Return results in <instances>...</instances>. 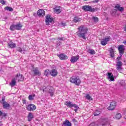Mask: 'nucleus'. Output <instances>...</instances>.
Segmentation results:
<instances>
[{"mask_svg":"<svg viewBox=\"0 0 126 126\" xmlns=\"http://www.w3.org/2000/svg\"><path fill=\"white\" fill-rule=\"evenodd\" d=\"M117 59H120V57L117 58Z\"/></svg>","mask_w":126,"mask_h":126,"instance_id":"obj_50","label":"nucleus"},{"mask_svg":"<svg viewBox=\"0 0 126 126\" xmlns=\"http://www.w3.org/2000/svg\"><path fill=\"white\" fill-rule=\"evenodd\" d=\"M22 101L23 104H26V99L23 98L22 99Z\"/></svg>","mask_w":126,"mask_h":126,"instance_id":"obj_42","label":"nucleus"},{"mask_svg":"<svg viewBox=\"0 0 126 126\" xmlns=\"http://www.w3.org/2000/svg\"><path fill=\"white\" fill-rule=\"evenodd\" d=\"M110 40H111L110 36H106L105 37V38H104L101 41L100 44L102 46H106V45L108 44V43L109 42V41H110Z\"/></svg>","mask_w":126,"mask_h":126,"instance_id":"obj_8","label":"nucleus"},{"mask_svg":"<svg viewBox=\"0 0 126 126\" xmlns=\"http://www.w3.org/2000/svg\"><path fill=\"white\" fill-rule=\"evenodd\" d=\"M0 116H2V118H5V117L7 116V114L5 113H3L2 112L0 111Z\"/></svg>","mask_w":126,"mask_h":126,"instance_id":"obj_36","label":"nucleus"},{"mask_svg":"<svg viewBox=\"0 0 126 126\" xmlns=\"http://www.w3.org/2000/svg\"><path fill=\"white\" fill-rule=\"evenodd\" d=\"M116 66L117 70H119V71H121V70H122V66H123V63H122V62L119 61L116 64Z\"/></svg>","mask_w":126,"mask_h":126,"instance_id":"obj_19","label":"nucleus"},{"mask_svg":"<svg viewBox=\"0 0 126 126\" xmlns=\"http://www.w3.org/2000/svg\"><path fill=\"white\" fill-rule=\"evenodd\" d=\"M15 79L18 81V82H23L24 81V76L21 73H17L15 76Z\"/></svg>","mask_w":126,"mask_h":126,"instance_id":"obj_7","label":"nucleus"},{"mask_svg":"<svg viewBox=\"0 0 126 126\" xmlns=\"http://www.w3.org/2000/svg\"><path fill=\"white\" fill-rule=\"evenodd\" d=\"M36 109H37V107L36 105L33 104H28L26 106V109L27 111H29V112H32L33 111H35Z\"/></svg>","mask_w":126,"mask_h":126,"instance_id":"obj_6","label":"nucleus"},{"mask_svg":"<svg viewBox=\"0 0 126 126\" xmlns=\"http://www.w3.org/2000/svg\"><path fill=\"white\" fill-rule=\"evenodd\" d=\"M116 103L115 101H112L110 102V106L108 107V110L109 111H113L116 108Z\"/></svg>","mask_w":126,"mask_h":126,"instance_id":"obj_10","label":"nucleus"},{"mask_svg":"<svg viewBox=\"0 0 126 126\" xmlns=\"http://www.w3.org/2000/svg\"><path fill=\"white\" fill-rule=\"evenodd\" d=\"M74 104H72L71 102L69 101H65L64 103V105H65V106H67V107H68L69 108H72Z\"/></svg>","mask_w":126,"mask_h":126,"instance_id":"obj_21","label":"nucleus"},{"mask_svg":"<svg viewBox=\"0 0 126 126\" xmlns=\"http://www.w3.org/2000/svg\"><path fill=\"white\" fill-rule=\"evenodd\" d=\"M48 89L49 90L48 92L50 94V96L53 97L54 95H55V88L52 86L47 87Z\"/></svg>","mask_w":126,"mask_h":126,"instance_id":"obj_12","label":"nucleus"},{"mask_svg":"<svg viewBox=\"0 0 126 126\" xmlns=\"http://www.w3.org/2000/svg\"><path fill=\"white\" fill-rule=\"evenodd\" d=\"M62 126H71V123L68 120H65L62 124Z\"/></svg>","mask_w":126,"mask_h":126,"instance_id":"obj_23","label":"nucleus"},{"mask_svg":"<svg viewBox=\"0 0 126 126\" xmlns=\"http://www.w3.org/2000/svg\"><path fill=\"white\" fill-rule=\"evenodd\" d=\"M23 27V25H22L20 23L16 25V30H21V28Z\"/></svg>","mask_w":126,"mask_h":126,"instance_id":"obj_27","label":"nucleus"},{"mask_svg":"<svg viewBox=\"0 0 126 126\" xmlns=\"http://www.w3.org/2000/svg\"><path fill=\"white\" fill-rule=\"evenodd\" d=\"M45 11L43 9H39L37 11V15H38L39 17H43V16H45Z\"/></svg>","mask_w":126,"mask_h":126,"instance_id":"obj_15","label":"nucleus"},{"mask_svg":"<svg viewBox=\"0 0 126 126\" xmlns=\"http://www.w3.org/2000/svg\"><path fill=\"white\" fill-rule=\"evenodd\" d=\"M27 118L28 122H31V121H32V119H34V116L33 115V113H32V112L29 113Z\"/></svg>","mask_w":126,"mask_h":126,"instance_id":"obj_22","label":"nucleus"},{"mask_svg":"<svg viewBox=\"0 0 126 126\" xmlns=\"http://www.w3.org/2000/svg\"><path fill=\"white\" fill-rule=\"evenodd\" d=\"M88 53H89V54H90V55H95V54H96L95 50H94L93 49H92V50L89 49L88 50Z\"/></svg>","mask_w":126,"mask_h":126,"instance_id":"obj_32","label":"nucleus"},{"mask_svg":"<svg viewBox=\"0 0 126 126\" xmlns=\"http://www.w3.org/2000/svg\"><path fill=\"white\" fill-rule=\"evenodd\" d=\"M0 102L1 103L3 109H8L10 107V104L8 102L5 101V98L2 97V100L0 101Z\"/></svg>","mask_w":126,"mask_h":126,"instance_id":"obj_5","label":"nucleus"},{"mask_svg":"<svg viewBox=\"0 0 126 126\" xmlns=\"http://www.w3.org/2000/svg\"><path fill=\"white\" fill-rule=\"evenodd\" d=\"M62 25L63 26H66V24L65 23H62Z\"/></svg>","mask_w":126,"mask_h":126,"instance_id":"obj_44","label":"nucleus"},{"mask_svg":"<svg viewBox=\"0 0 126 126\" xmlns=\"http://www.w3.org/2000/svg\"><path fill=\"white\" fill-rule=\"evenodd\" d=\"M54 12L55 13H57V14H59V13H61L62 12V10L61 9V7L60 6H56L55 7V9L54 10Z\"/></svg>","mask_w":126,"mask_h":126,"instance_id":"obj_26","label":"nucleus"},{"mask_svg":"<svg viewBox=\"0 0 126 126\" xmlns=\"http://www.w3.org/2000/svg\"><path fill=\"white\" fill-rule=\"evenodd\" d=\"M115 8L116 9V10H119V11H121V12L125 10L124 7H121V5L119 4H117L115 6Z\"/></svg>","mask_w":126,"mask_h":126,"instance_id":"obj_17","label":"nucleus"},{"mask_svg":"<svg viewBox=\"0 0 126 126\" xmlns=\"http://www.w3.org/2000/svg\"><path fill=\"white\" fill-rule=\"evenodd\" d=\"M5 10H7L8 11H13V8L11 7L6 6L4 8Z\"/></svg>","mask_w":126,"mask_h":126,"instance_id":"obj_31","label":"nucleus"},{"mask_svg":"<svg viewBox=\"0 0 126 126\" xmlns=\"http://www.w3.org/2000/svg\"><path fill=\"white\" fill-rule=\"evenodd\" d=\"M99 2V0H95L93 1V2L94 3H96L97 2Z\"/></svg>","mask_w":126,"mask_h":126,"instance_id":"obj_43","label":"nucleus"},{"mask_svg":"<svg viewBox=\"0 0 126 126\" xmlns=\"http://www.w3.org/2000/svg\"><path fill=\"white\" fill-rule=\"evenodd\" d=\"M45 17L46 25H50L54 21V18L50 15H47Z\"/></svg>","mask_w":126,"mask_h":126,"instance_id":"obj_4","label":"nucleus"},{"mask_svg":"<svg viewBox=\"0 0 126 126\" xmlns=\"http://www.w3.org/2000/svg\"><path fill=\"white\" fill-rule=\"evenodd\" d=\"M87 33H88V28H86L83 25L79 26L76 32L77 36L79 38H82L84 40H86V35Z\"/></svg>","mask_w":126,"mask_h":126,"instance_id":"obj_1","label":"nucleus"},{"mask_svg":"<svg viewBox=\"0 0 126 126\" xmlns=\"http://www.w3.org/2000/svg\"><path fill=\"white\" fill-rule=\"evenodd\" d=\"M73 121H75V119H73Z\"/></svg>","mask_w":126,"mask_h":126,"instance_id":"obj_49","label":"nucleus"},{"mask_svg":"<svg viewBox=\"0 0 126 126\" xmlns=\"http://www.w3.org/2000/svg\"><path fill=\"white\" fill-rule=\"evenodd\" d=\"M73 107L75 108L74 109L75 112H77V110H78V108H79L78 106H77V105H76V104H74L73 105Z\"/></svg>","mask_w":126,"mask_h":126,"instance_id":"obj_38","label":"nucleus"},{"mask_svg":"<svg viewBox=\"0 0 126 126\" xmlns=\"http://www.w3.org/2000/svg\"><path fill=\"white\" fill-rule=\"evenodd\" d=\"M58 70L56 69H52L50 70V74L51 75V76H53V77H56L57 75H58Z\"/></svg>","mask_w":126,"mask_h":126,"instance_id":"obj_13","label":"nucleus"},{"mask_svg":"<svg viewBox=\"0 0 126 126\" xmlns=\"http://www.w3.org/2000/svg\"><path fill=\"white\" fill-rule=\"evenodd\" d=\"M82 20V18H79V17L76 16L74 17L73 19V22L74 23H77V22H80Z\"/></svg>","mask_w":126,"mask_h":126,"instance_id":"obj_24","label":"nucleus"},{"mask_svg":"<svg viewBox=\"0 0 126 126\" xmlns=\"http://www.w3.org/2000/svg\"><path fill=\"white\" fill-rule=\"evenodd\" d=\"M110 56L112 58L114 57L115 56V54L114 53V49L113 48H110Z\"/></svg>","mask_w":126,"mask_h":126,"instance_id":"obj_29","label":"nucleus"},{"mask_svg":"<svg viewBox=\"0 0 126 126\" xmlns=\"http://www.w3.org/2000/svg\"><path fill=\"white\" fill-rule=\"evenodd\" d=\"M82 9L84 10V11H90V12H95V11H97V8H94L90 5L83 6Z\"/></svg>","mask_w":126,"mask_h":126,"instance_id":"obj_3","label":"nucleus"},{"mask_svg":"<svg viewBox=\"0 0 126 126\" xmlns=\"http://www.w3.org/2000/svg\"><path fill=\"white\" fill-rule=\"evenodd\" d=\"M50 70L49 69H46L44 71V75H45V76H48L49 75V74H50Z\"/></svg>","mask_w":126,"mask_h":126,"instance_id":"obj_34","label":"nucleus"},{"mask_svg":"<svg viewBox=\"0 0 126 126\" xmlns=\"http://www.w3.org/2000/svg\"><path fill=\"white\" fill-rule=\"evenodd\" d=\"M9 85L11 87H14L16 85V80L15 78L12 79L11 82L9 83Z\"/></svg>","mask_w":126,"mask_h":126,"instance_id":"obj_20","label":"nucleus"},{"mask_svg":"<svg viewBox=\"0 0 126 126\" xmlns=\"http://www.w3.org/2000/svg\"><path fill=\"white\" fill-rule=\"evenodd\" d=\"M115 118L116 120H120V119L122 118V114H121L120 113H117L115 116Z\"/></svg>","mask_w":126,"mask_h":126,"instance_id":"obj_30","label":"nucleus"},{"mask_svg":"<svg viewBox=\"0 0 126 126\" xmlns=\"http://www.w3.org/2000/svg\"><path fill=\"white\" fill-rule=\"evenodd\" d=\"M79 55L72 56V57H71L70 62H71L72 63H76V62H77L78 60H79Z\"/></svg>","mask_w":126,"mask_h":126,"instance_id":"obj_11","label":"nucleus"},{"mask_svg":"<svg viewBox=\"0 0 126 126\" xmlns=\"http://www.w3.org/2000/svg\"><path fill=\"white\" fill-rule=\"evenodd\" d=\"M17 50L20 53H22V48L21 47H18Z\"/></svg>","mask_w":126,"mask_h":126,"instance_id":"obj_40","label":"nucleus"},{"mask_svg":"<svg viewBox=\"0 0 126 126\" xmlns=\"http://www.w3.org/2000/svg\"><path fill=\"white\" fill-rule=\"evenodd\" d=\"M102 126H106V123L102 124Z\"/></svg>","mask_w":126,"mask_h":126,"instance_id":"obj_47","label":"nucleus"},{"mask_svg":"<svg viewBox=\"0 0 126 126\" xmlns=\"http://www.w3.org/2000/svg\"><path fill=\"white\" fill-rule=\"evenodd\" d=\"M58 39H59V40H63V37H62V38H59Z\"/></svg>","mask_w":126,"mask_h":126,"instance_id":"obj_45","label":"nucleus"},{"mask_svg":"<svg viewBox=\"0 0 126 126\" xmlns=\"http://www.w3.org/2000/svg\"><path fill=\"white\" fill-rule=\"evenodd\" d=\"M0 3H1V4L4 5L5 4V1L4 0H0Z\"/></svg>","mask_w":126,"mask_h":126,"instance_id":"obj_41","label":"nucleus"},{"mask_svg":"<svg viewBox=\"0 0 126 126\" xmlns=\"http://www.w3.org/2000/svg\"><path fill=\"white\" fill-rule=\"evenodd\" d=\"M124 31H126V27H125L124 28Z\"/></svg>","mask_w":126,"mask_h":126,"instance_id":"obj_48","label":"nucleus"},{"mask_svg":"<svg viewBox=\"0 0 126 126\" xmlns=\"http://www.w3.org/2000/svg\"><path fill=\"white\" fill-rule=\"evenodd\" d=\"M124 45H120L118 47V50L120 54H124V52L125 51V50L124 49Z\"/></svg>","mask_w":126,"mask_h":126,"instance_id":"obj_25","label":"nucleus"},{"mask_svg":"<svg viewBox=\"0 0 126 126\" xmlns=\"http://www.w3.org/2000/svg\"><path fill=\"white\" fill-rule=\"evenodd\" d=\"M32 72L33 73L34 75H38V76L41 75V72H40L38 67H32Z\"/></svg>","mask_w":126,"mask_h":126,"instance_id":"obj_9","label":"nucleus"},{"mask_svg":"<svg viewBox=\"0 0 126 126\" xmlns=\"http://www.w3.org/2000/svg\"><path fill=\"white\" fill-rule=\"evenodd\" d=\"M9 29L11 31H14V30H16V26L15 25H11Z\"/></svg>","mask_w":126,"mask_h":126,"instance_id":"obj_28","label":"nucleus"},{"mask_svg":"<svg viewBox=\"0 0 126 126\" xmlns=\"http://www.w3.org/2000/svg\"><path fill=\"white\" fill-rule=\"evenodd\" d=\"M44 90H43V91H44Z\"/></svg>","mask_w":126,"mask_h":126,"instance_id":"obj_51","label":"nucleus"},{"mask_svg":"<svg viewBox=\"0 0 126 126\" xmlns=\"http://www.w3.org/2000/svg\"><path fill=\"white\" fill-rule=\"evenodd\" d=\"M8 48H10V49H14V48H16V43H13L12 41H10L7 43Z\"/></svg>","mask_w":126,"mask_h":126,"instance_id":"obj_14","label":"nucleus"},{"mask_svg":"<svg viewBox=\"0 0 126 126\" xmlns=\"http://www.w3.org/2000/svg\"><path fill=\"white\" fill-rule=\"evenodd\" d=\"M92 19L94 20V22H98L99 19L97 17H93Z\"/></svg>","mask_w":126,"mask_h":126,"instance_id":"obj_37","label":"nucleus"},{"mask_svg":"<svg viewBox=\"0 0 126 126\" xmlns=\"http://www.w3.org/2000/svg\"><path fill=\"white\" fill-rule=\"evenodd\" d=\"M85 98H86L87 100H89L90 101H92V100H93V98H92L91 96H90V95L88 94L86 95Z\"/></svg>","mask_w":126,"mask_h":126,"instance_id":"obj_33","label":"nucleus"},{"mask_svg":"<svg viewBox=\"0 0 126 126\" xmlns=\"http://www.w3.org/2000/svg\"><path fill=\"white\" fill-rule=\"evenodd\" d=\"M69 81L71 83L76 85V86H80L81 84V79L78 76L74 75L71 76L70 78Z\"/></svg>","mask_w":126,"mask_h":126,"instance_id":"obj_2","label":"nucleus"},{"mask_svg":"<svg viewBox=\"0 0 126 126\" xmlns=\"http://www.w3.org/2000/svg\"><path fill=\"white\" fill-rule=\"evenodd\" d=\"M58 57H59V59L62 61H65V60H67V59H68V57L64 54H61L59 55H58Z\"/></svg>","mask_w":126,"mask_h":126,"instance_id":"obj_16","label":"nucleus"},{"mask_svg":"<svg viewBox=\"0 0 126 126\" xmlns=\"http://www.w3.org/2000/svg\"><path fill=\"white\" fill-rule=\"evenodd\" d=\"M34 97H35V94H33L32 95H30L29 96V100H30V101L34 100Z\"/></svg>","mask_w":126,"mask_h":126,"instance_id":"obj_35","label":"nucleus"},{"mask_svg":"<svg viewBox=\"0 0 126 126\" xmlns=\"http://www.w3.org/2000/svg\"><path fill=\"white\" fill-rule=\"evenodd\" d=\"M108 79H109L110 81H115V78L114 77V75L112 72H108Z\"/></svg>","mask_w":126,"mask_h":126,"instance_id":"obj_18","label":"nucleus"},{"mask_svg":"<svg viewBox=\"0 0 126 126\" xmlns=\"http://www.w3.org/2000/svg\"><path fill=\"white\" fill-rule=\"evenodd\" d=\"M100 112L98 110H95V111L94 112V116H99L100 115Z\"/></svg>","mask_w":126,"mask_h":126,"instance_id":"obj_39","label":"nucleus"},{"mask_svg":"<svg viewBox=\"0 0 126 126\" xmlns=\"http://www.w3.org/2000/svg\"><path fill=\"white\" fill-rule=\"evenodd\" d=\"M123 44H126V41L125 40L124 42H123Z\"/></svg>","mask_w":126,"mask_h":126,"instance_id":"obj_46","label":"nucleus"}]
</instances>
